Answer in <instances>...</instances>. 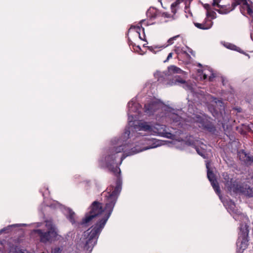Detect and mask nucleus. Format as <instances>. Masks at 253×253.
<instances>
[{"label":"nucleus","mask_w":253,"mask_h":253,"mask_svg":"<svg viewBox=\"0 0 253 253\" xmlns=\"http://www.w3.org/2000/svg\"><path fill=\"white\" fill-rule=\"evenodd\" d=\"M126 147L127 145L124 144L111 148L107 152L106 155L100 160V164L103 167L108 169L109 171L117 177V179L115 186L110 185L107 188L106 191L103 192L102 194V196L104 195L105 197L104 213L103 217L98 220L96 224L93 227L94 229L91 233L92 236H95L101 232L112 214L121 191L122 181L120 176L121 169L119 165L122 164L123 161L127 156L133 155L134 153L131 151L127 154H122L119 165L116 163V161L118 157V154L124 152L125 150L126 149Z\"/></svg>","instance_id":"nucleus-1"},{"label":"nucleus","mask_w":253,"mask_h":253,"mask_svg":"<svg viewBox=\"0 0 253 253\" xmlns=\"http://www.w3.org/2000/svg\"><path fill=\"white\" fill-rule=\"evenodd\" d=\"M88 212L85 213L84 217L79 223V225L82 227H87L93 223L94 224L91 227V230L88 229L84 232V236L85 237L82 242V247L84 250L91 252L94 246L96 244L98 238L101 233L95 236H92V231L96 224L98 220L103 217L102 213L104 212V209L102 204L98 201H94L88 208Z\"/></svg>","instance_id":"nucleus-2"},{"label":"nucleus","mask_w":253,"mask_h":253,"mask_svg":"<svg viewBox=\"0 0 253 253\" xmlns=\"http://www.w3.org/2000/svg\"><path fill=\"white\" fill-rule=\"evenodd\" d=\"M46 230L37 229L34 230L40 242L43 244H51L58 239V230L55 224L52 220H46L44 221Z\"/></svg>","instance_id":"nucleus-3"},{"label":"nucleus","mask_w":253,"mask_h":253,"mask_svg":"<svg viewBox=\"0 0 253 253\" xmlns=\"http://www.w3.org/2000/svg\"><path fill=\"white\" fill-rule=\"evenodd\" d=\"M249 227L246 224L242 223L240 226V232L237 242L238 252L242 253L248 246Z\"/></svg>","instance_id":"nucleus-4"},{"label":"nucleus","mask_w":253,"mask_h":253,"mask_svg":"<svg viewBox=\"0 0 253 253\" xmlns=\"http://www.w3.org/2000/svg\"><path fill=\"white\" fill-rule=\"evenodd\" d=\"M235 193H239L247 198L253 197V188L245 182H237L233 190Z\"/></svg>","instance_id":"nucleus-5"},{"label":"nucleus","mask_w":253,"mask_h":253,"mask_svg":"<svg viewBox=\"0 0 253 253\" xmlns=\"http://www.w3.org/2000/svg\"><path fill=\"white\" fill-rule=\"evenodd\" d=\"M196 122L199 124L198 126L200 127H202L209 132H213L215 130V127L211 122L200 116L196 117Z\"/></svg>","instance_id":"nucleus-6"},{"label":"nucleus","mask_w":253,"mask_h":253,"mask_svg":"<svg viewBox=\"0 0 253 253\" xmlns=\"http://www.w3.org/2000/svg\"><path fill=\"white\" fill-rule=\"evenodd\" d=\"M207 168L208 169L207 171V176L211 182V185H212L213 189L217 194H219L220 192V187L216 179L215 178L213 172L209 168L208 165H207Z\"/></svg>","instance_id":"nucleus-7"},{"label":"nucleus","mask_w":253,"mask_h":253,"mask_svg":"<svg viewBox=\"0 0 253 253\" xmlns=\"http://www.w3.org/2000/svg\"><path fill=\"white\" fill-rule=\"evenodd\" d=\"M223 178V182L228 190H233L234 186L238 182L234 180L233 178L229 177V175L227 172H223L222 174Z\"/></svg>","instance_id":"nucleus-8"},{"label":"nucleus","mask_w":253,"mask_h":253,"mask_svg":"<svg viewBox=\"0 0 253 253\" xmlns=\"http://www.w3.org/2000/svg\"><path fill=\"white\" fill-rule=\"evenodd\" d=\"M152 131L157 133L160 136L168 137V135L170 134L167 131L166 126L163 125L156 124L152 127Z\"/></svg>","instance_id":"nucleus-9"},{"label":"nucleus","mask_w":253,"mask_h":253,"mask_svg":"<svg viewBox=\"0 0 253 253\" xmlns=\"http://www.w3.org/2000/svg\"><path fill=\"white\" fill-rule=\"evenodd\" d=\"M228 211L236 220H238V217L243 214L242 212L236 208V205L233 202L230 203Z\"/></svg>","instance_id":"nucleus-10"},{"label":"nucleus","mask_w":253,"mask_h":253,"mask_svg":"<svg viewBox=\"0 0 253 253\" xmlns=\"http://www.w3.org/2000/svg\"><path fill=\"white\" fill-rule=\"evenodd\" d=\"M159 108L158 104L154 102H151L147 104H145L144 105V112L150 115H153L154 113H155Z\"/></svg>","instance_id":"nucleus-11"},{"label":"nucleus","mask_w":253,"mask_h":253,"mask_svg":"<svg viewBox=\"0 0 253 253\" xmlns=\"http://www.w3.org/2000/svg\"><path fill=\"white\" fill-rule=\"evenodd\" d=\"M215 6H217L218 9H215V10L221 14H226L234 9V7H232L229 4L221 5L218 3H217Z\"/></svg>","instance_id":"nucleus-12"},{"label":"nucleus","mask_w":253,"mask_h":253,"mask_svg":"<svg viewBox=\"0 0 253 253\" xmlns=\"http://www.w3.org/2000/svg\"><path fill=\"white\" fill-rule=\"evenodd\" d=\"M194 25L198 29L208 30L212 26V22L208 19H206L205 22L203 23H194Z\"/></svg>","instance_id":"nucleus-13"},{"label":"nucleus","mask_w":253,"mask_h":253,"mask_svg":"<svg viewBox=\"0 0 253 253\" xmlns=\"http://www.w3.org/2000/svg\"><path fill=\"white\" fill-rule=\"evenodd\" d=\"M134 29L136 32L138 34L139 39L144 41H146L145 35L144 34V28H142L141 25L139 26H131L129 29Z\"/></svg>","instance_id":"nucleus-14"},{"label":"nucleus","mask_w":253,"mask_h":253,"mask_svg":"<svg viewBox=\"0 0 253 253\" xmlns=\"http://www.w3.org/2000/svg\"><path fill=\"white\" fill-rule=\"evenodd\" d=\"M240 159L244 161L247 165H251L253 163V156H250L243 151L240 154Z\"/></svg>","instance_id":"nucleus-15"},{"label":"nucleus","mask_w":253,"mask_h":253,"mask_svg":"<svg viewBox=\"0 0 253 253\" xmlns=\"http://www.w3.org/2000/svg\"><path fill=\"white\" fill-rule=\"evenodd\" d=\"M138 127L140 130L152 131V126L149 125L147 122L138 123Z\"/></svg>","instance_id":"nucleus-16"},{"label":"nucleus","mask_w":253,"mask_h":253,"mask_svg":"<svg viewBox=\"0 0 253 253\" xmlns=\"http://www.w3.org/2000/svg\"><path fill=\"white\" fill-rule=\"evenodd\" d=\"M241 8L242 9L246 10L247 11L248 14H249L250 16L253 17V6L250 5L248 2L244 4V6H241Z\"/></svg>","instance_id":"nucleus-17"},{"label":"nucleus","mask_w":253,"mask_h":253,"mask_svg":"<svg viewBox=\"0 0 253 253\" xmlns=\"http://www.w3.org/2000/svg\"><path fill=\"white\" fill-rule=\"evenodd\" d=\"M147 16L151 19H155L158 16V12L156 9H150L147 12Z\"/></svg>","instance_id":"nucleus-18"},{"label":"nucleus","mask_w":253,"mask_h":253,"mask_svg":"<svg viewBox=\"0 0 253 253\" xmlns=\"http://www.w3.org/2000/svg\"><path fill=\"white\" fill-rule=\"evenodd\" d=\"M148 49L151 52L156 53L157 51L160 50L162 48H165L164 45L162 46H147Z\"/></svg>","instance_id":"nucleus-19"},{"label":"nucleus","mask_w":253,"mask_h":253,"mask_svg":"<svg viewBox=\"0 0 253 253\" xmlns=\"http://www.w3.org/2000/svg\"><path fill=\"white\" fill-rule=\"evenodd\" d=\"M148 49L151 52L156 53L157 51L160 50L162 48H165L164 45L162 46H147Z\"/></svg>","instance_id":"nucleus-20"},{"label":"nucleus","mask_w":253,"mask_h":253,"mask_svg":"<svg viewBox=\"0 0 253 253\" xmlns=\"http://www.w3.org/2000/svg\"><path fill=\"white\" fill-rule=\"evenodd\" d=\"M179 38H182V37L180 35H177L169 39L167 42L168 44L166 45H164L165 48L169 45L172 44L174 43V41L177 40Z\"/></svg>","instance_id":"nucleus-21"},{"label":"nucleus","mask_w":253,"mask_h":253,"mask_svg":"<svg viewBox=\"0 0 253 253\" xmlns=\"http://www.w3.org/2000/svg\"><path fill=\"white\" fill-rule=\"evenodd\" d=\"M247 2H248L247 0H234V2L232 3V7H233L234 8L238 5L244 6Z\"/></svg>","instance_id":"nucleus-22"},{"label":"nucleus","mask_w":253,"mask_h":253,"mask_svg":"<svg viewBox=\"0 0 253 253\" xmlns=\"http://www.w3.org/2000/svg\"><path fill=\"white\" fill-rule=\"evenodd\" d=\"M169 71L174 73H180L182 71L178 67L175 66H171L169 68Z\"/></svg>","instance_id":"nucleus-23"},{"label":"nucleus","mask_w":253,"mask_h":253,"mask_svg":"<svg viewBox=\"0 0 253 253\" xmlns=\"http://www.w3.org/2000/svg\"><path fill=\"white\" fill-rule=\"evenodd\" d=\"M180 0H176L174 2L172 3L171 5V11L173 14L176 13L175 7L179 4Z\"/></svg>","instance_id":"nucleus-24"},{"label":"nucleus","mask_w":253,"mask_h":253,"mask_svg":"<svg viewBox=\"0 0 253 253\" xmlns=\"http://www.w3.org/2000/svg\"><path fill=\"white\" fill-rule=\"evenodd\" d=\"M180 0H176L174 2L172 3L171 5V11L173 14L176 13L175 7L179 4Z\"/></svg>","instance_id":"nucleus-25"},{"label":"nucleus","mask_w":253,"mask_h":253,"mask_svg":"<svg viewBox=\"0 0 253 253\" xmlns=\"http://www.w3.org/2000/svg\"><path fill=\"white\" fill-rule=\"evenodd\" d=\"M180 0H176L174 2L172 3L171 5V11L173 14L176 13L175 7L179 4Z\"/></svg>","instance_id":"nucleus-26"},{"label":"nucleus","mask_w":253,"mask_h":253,"mask_svg":"<svg viewBox=\"0 0 253 253\" xmlns=\"http://www.w3.org/2000/svg\"><path fill=\"white\" fill-rule=\"evenodd\" d=\"M216 13L212 10L207 11V16L208 17H211V19H214L216 18Z\"/></svg>","instance_id":"nucleus-27"},{"label":"nucleus","mask_w":253,"mask_h":253,"mask_svg":"<svg viewBox=\"0 0 253 253\" xmlns=\"http://www.w3.org/2000/svg\"><path fill=\"white\" fill-rule=\"evenodd\" d=\"M196 150L197 152V153L203 157V158H206V152L203 150H200V148L198 147H195Z\"/></svg>","instance_id":"nucleus-28"},{"label":"nucleus","mask_w":253,"mask_h":253,"mask_svg":"<svg viewBox=\"0 0 253 253\" xmlns=\"http://www.w3.org/2000/svg\"><path fill=\"white\" fill-rule=\"evenodd\" d=\"M228 48L233 50H236L239 52H240V47L237 46L236 45L232 44H230L229 46H228Z\"/></svg>","instance_id":"nucleus-29"},{"label":"nucleus","mask_w":253,"mask_h":253,"mask_svg":"<svg viewBox=\"0 0 253 253\" xmlns=\"http://www.w3.org/2000/svg\"><path fill=\"white\" fill-rule=\"evenodd\" d=\"M75 214L74 212L71 213L69 215L70 221L73 224L75 223Z\"/></svg>","instance_id":"nucleus-30"},{"label":"nucleus","mask_w":253,"mask_h":253,"mask_svg":"<svg viewBox=\"0 0 253 253\" xmlns=\"http://www.w3.org/2000/svg\"><path fill=\"white\" fill-rule=\"evenodd\" d=\"M198 72L200 73L201 72V71L200 70H198ZM201 72L202 73L200 74L201 78H203L204 80L207 79L208 78V75L205 72H204L203 71H201Z\"/></svg>","instance_id":"nucleus-31"},{"label":"nucleus","mask_w":253,"mask_h":253,"mask_svg":"<svg viewBox=\"0 0 253 253\" xmlns=\"http://www.w3.org/2000/svg\"><path fill=\"white\" fill-rule=\"evenodd\" d=\"M176 83L183 84H186L188 87H190L189 85H188L187 84V83L185 81V80L182 79H176L175 80V83Z\"/></svg>","instance_id":"nucleus-32"},{"label":"nucleus","mask_w":253,"mask_h":253,"mask_svg":"<svg viewBox=\"0 0 253 253\" xmlns=\"http://www.w3.org/2000/svg\"><path fill=\"white\" fill-rule=\"evenodd\" d=\"M172 55H173V53L172 52H170L169 54L168 57H167V58L166 59V60H165L164 61V62H168L169 59H170V58H172Z\"/></svg>","instance_id":"nucleus-33"},{"label":"nucleus","mask_w":253,"mask_h":253,"mask_svg":"<svg viewBox=\"0 0 253 253\" xmlns=\"http://www.w3.org/2000/svg\"><path fill=\"white\" fill-rule=\"evenodd\" d=\"M130 134V131L129 130H126L124 132V135L125 137L128 138Z\"/></svg>","instance_id":"nucleus-34"},{"label":"nucleus","mask_w":253,"mask_h":253,"mask_svg":"<svg viewBox=\"0 0 253 253\" xmlns=\"http://www.w3.org/2000/svg\"><path fill=\"white\" fill-rule=\"evenodd\" d=\"M204 8L207 9V11H210V8H211V6L210 4H205L204 5Z\"/></svg>","instance_id":"nucleus-35"},{"label":"nucleus","mask_w":253,"mask_h":253,"mask_svg":"<svg viewBox=\"0 0 253 253\" xmlns=\"http://www.w3.org/2000/svg\"><path fill=\"white\" fill-rule=\"evenodd\" d=\"M162 15L163 16L165 17H167V18H169L170 17V15L167 13H165V12H164L163 14H162Z\"/></svg>","instance_id":"nucleus-36"},{"label":"nucleus","mask_w":253,"mask_h":253,"mask_svg":"<svg viewBox=\"0 0 253 253\" xmlns=\"http://www.w3.org/2000/svg\"><path fill=\"white\" fill-rule=\"evenodd\" d=\"M214 78V76H213V74L212 73L211 74V75L209 77V80L210 81H212V79Z\"/></svg>","instance_id":"nucleus-37"},{"label":"nucleus","mask_w":253,"mask_h":253,"mask_svg":"<svg viewBox=\"0 0 253 253\" xmlns=\"http://www.w3.org/2000/svg\"><path fill=\"white\" fill-rule=\"evenodd\" d=\"M220 0H213L212 5L215 6L217 3H219Z\"/></svg>","instance_id":"nucleus-38"},{"label":"nucleus","mask_w":253,"mask_h":253,"mask_svg":"<svg viewBox=\"0 0 253 253\" xmlns=\"http://www.w3.org/2000/svg\"><path fill=\"white\" fill-rule=\"evenodd\" d=\"M7 230V228H4L0 230V233H2V232H4Z\"/></svg>","instance_id":"nucleus-39"},{"label":"nucleus","mask_w":253,"mask_h":253,"mask_svg":"<svg viewBox=\"0 0 253 253\" xmlns=\"http://www.w3.org/2000/svg\"><path fill=\"white\" fill-rule=\"evenodd\" d=\"M222 82L223 85H225V80L223 78H222Z\"/></svg>","instance_id":"nucleus-40"},{"label":"nucleus","mask_w":253,"mask_h":253,"mask_svg":"<svg viewBox=\"0 0 253 253\" xmlns=\"http://www.w3.org/2000/svg\"><path fill=\"white\" fill-rule=\"evenodd\" d=\"M130 102H129L128 103V106H129V107L130 108V109H132V107H130Z\"/></svg>","instance_id":"nucleus-41"},{"label":"nucleus","mask_w":253,"mask_h":253,"mask_svg":"<svg viewBox=\"0 0 253 253\" xmlns=\"http://www.w3.org/2000/svg\"><path fill=\"white\" fill-rule=\"evenodd\" d=\"M14 253H22L21 252L16 251Z\"/></svg>","instance_id":"nucleus-42"},{"label":"nucleus","mask_w":253,"mask_h":253,"mask_svg":"<svg viewBox=\"0 0 253 253\" xmlns=\"http://www.w3.org/2000/svg\"><path fill=\"white\" fill-rule=\"evenodd\" d=\"M138 105V104H134L135 107H136Z\"/></svg>","instance_id":"nucleus-43"},{"label":"nucleus","mask_w":253,"mask_h":253,"mask_svg":"<svg viewBox=\"0 0 253 253\" xmlns=\"http://www.w3.org/2000/svg\"><path fill=\"white\" fill-rule=\"evenodd\" d=\"M218 101L219 102L221 103H222V102L221 101L219 100H218Z\"/></svg>","instance_id":"nucleus-44"},{"label":"nucleus","mask_w":253,"mask_h":253,"mask_svg":"<svg viewBox=\"0 0 253 253\" xmlns=\"http://www.w3.org/2000/svg\"><path fill=\"white\" fill-rule=\"evenodd\" d=\"M144 21V20H141V21H140V23H142Z\"/></svg>","instance_id":"nucleus-45"},{"label":"nucleus","mask_w":253,"mask_h":253,"mask_svg":"<svg viewBox=\"0 0 253 253\" xmlns=\"http://www.w3.org/2000/svg\"><path fill=\"white\" fill-rule=\"evenodd\" d=\"M45 253L43 252V253Z\"/></svg>","instance_id":"nucleus-46"}]
</instances>
